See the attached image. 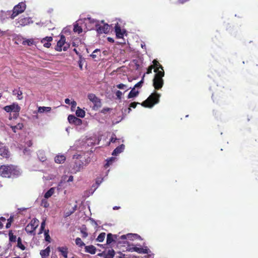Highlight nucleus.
Wrapping results in <instances>:
<instances>
[{
    "mask_svg": "<svg viewBox=\"0 0 258 258\" xmlns=\"http://www.w3.org/2000/svg\"><path fill=\"white\" fill-rule=\"evenodd\" d=\"M21 174V172L17 167L13 165H1L0 166V176L4 177H15Z\"/></svg>",
    "mask_w": 258,
    "mask_h": 258,
    "instance_id": "nucleus-1",
    "label": "nucleus"
},
{
    "mask_svg": "<svg viewBox=\"0 0 258 258\" xmlns=\"http://www.w3.org/2000/svg\"><path fill=\"white\" fill-rule=\"evenodd\" d=\"M160 96V94L155 92L152 93L148 98L141 104L144 107L151 108L154 105L159 103Z\"/></svg>",
    "mask_w": 258,
    "mask_h": 258,
    "instance_id": "nucleus-2",
    "label": "nucleus"
},
{
    "mask_svg": "<svg viewBox=\"0 0 258 258\" xmlns=\"http://www.w3.org/2000/svg\"><path fill=\"white\" fill-rule=\"evenodd\" d=\"M95 30L99 34H108L110 31V26L104 21H101L96 23Z\"/></svg>",
    "mask_w": 258,
    "mask_h": 258,
    "instance_id": "nucleus-3",
    "label": "nucleus"
},
{
    "mask_svg": "<svg viewBox=\"0 0 258 258\" xmlns=\"http://www.w3.org/2000/svg\"><path fill=\"white\" fill-rule=\"evenodd\" d=\"M26 8V6L25 3L21 2L18 5L15 6L13 10V13L10 17L12 19H14L18 15L24 12Z\"/></svg>",
    "mask_w": 258,
    "mask_h": 258,
    "instance_id": "nucleus-4",
    "label": "nucleus"
},
{
    "mask_svg": "<svg viewBox=\"0 0 258 258\" xmlns=\"http://www.w3.org/2000/svg\"><path fill=\"white\" fill-rule=\"evenodd\" d=\"M39 220L36 218H33L25 227V230L27 233L33 234L35 235V231L39 225Z\"/></svg>",
    "mask_w": 258,
    "mask_h": 258,
    "instance_id": "nucleus-5",
    "label": "nucleus"
},
{
    "mask_svg": "<svg viewBox=\"0 0 258 258\" xmlns=\"http://www.w3.org/2000/svg\"><path fill=\"white\" fill-rule=\"evenodd\" d=\"M88 98L90 101L93 103V109L94 110H97L101 107L102 103L101 99L97 97L94 94H89L88 95Z\"/></svg>",
    "mask_w": 258,
    "mask_h": 258,
    "instance_id": "nucleus-6",
    "label": "nucleus"
},
{
    "mask_svg": "<svg viewBox=\"0 0 258 258\" xmlns=\"http://www.w3.org/2000/svg\"><path fill=\"white\" fill-rule=\"evenodd\" d=\"M65 43L66 37L63 35H61L60 40L57 42V44L55 48V50L58 51H61L62 49L64 51L67 50L69 47L68 44H67V46H64L62 48V46L65 44Z\"/></svg>",
    "mask_w": 258,
    "mask_h": 258,
    "instance_id": "nucleus-7",
    "label": "nucleus"
},
{
    "mask_svg": "<svg viewBox=\"0 0 258 258\" xmlns=\"http://www.w3.org/2000/svg\"><path fill=\"white\" fill-rule=\"evenodd\" d=\"M68 119L71 124H74L76 125H80L82 123V120L74 115H69Z\"/></svg>",
    "mask_w": 258,
    "mask_h": 258,
    "instance_id": "nucleus-8",
    "label": "nucleus"
},
{
    "mask_svg": "<svg viewBox=\"0 0 258 258\" xmlns=\"http://www.w3.org/2000/svg\"><path fill=\"white\" fill-rule=\"evenodd\" d=\"M163 79L154 78L153 80V85L156 90L160 89L163 85Z\"/></svg>",
    "mask_w": 258,
    "mask_h": 258,
    "instance_id": "nucleus-9",
    "label": "nucleus"
},
{
    "mask_svg": "<svg viewBox=\"0 0 258 258\" xmlns=\"http://www.w3.org/2000/svg\"><path fill=\"white\" fill-rule=\"evenodd\" d=\"M115 32L117 38H122L125 31L124 30H122L120 26L117 23L115 26Z\"/></svg>",
    "mask_w": 258,
    "mask_h": 258,
    "instance_id": "nucleus-10",
    "label": "nucleus"
},
{
    "mask_svg": "<svg viewBox=\"0 0 258 258\" xmlns=\"http://www.w3.org/2000/svg\"><path fill=\"white\" fill-rule=\"evenodd\" d=\"M31 22V18L29 17H24L19 18L17 23L19 26H25L29 24Z\"/></svg>",
    "mask_w": 258,
    "mask_h": 258,
    "instance_id": "nucleus-11",
    "label": "nucleus"
},
{
    "mask_svg": "<svg viewBox=\"0 0 258 258\" xmlns=\"http://www.w3.org/2000/svg\"><path fill=\"white\" fill-rule=\"evenodd\" d=\"M0 156L5 158H8L10 157V152L8 149L3 144L0 147Z\"/></svg>",
    "mask_w": 258,
    "mask_h": 258,
    "instance_id": "nucleus-12",
    "label": "nucleus"
},
{
    "mask_svg": "<svg viewBox=\"0 0 258 258\" xmlns=\"http://www.w3.org/2000/svg\"><path fill=\"white\" fill-rule=\"evenodd\" d=\"M52 40V37L47 36L42 39V40H41V42L43 43V46L45 47L49 48L51 46L50 42H51Z\"/></svg>",
    "mask_w": 258,
    "mask_h": 258,
    "instance_id": "nucleus-13",
    "label": "nucleus"
},
{
    "mask_svg": "<svg viewBox=\"0 0 258 258\" xmlns=\"http://www.w3.org/2000/svg\"><path fill=\"white\" fill-rule=\"evenodd\" d=\"M131 249H132L133 251L142 254H148L149 251V249L147 247H145V248L134 247H132Z\"/></svg>",
    "mask_w": 258,
    "mask_h": 258,
    "instance_id": "nucleus-14",
    "label": "nucleus"
},
{
    "mask_svg": "<svg viewBox=\"0 0 258 258\" xmlns=\"http://www.w3.org/2000/svg\"><path fill=\"white\" fill-rule=\"evenodd\" d=\"M57 250L60 252V254L64 258L68 257V248L67 246H59L57 247Z\"/></svg>",
    "mask_w": 258,
    "mask_h": 258,
    "instance_id": "nucleus-15",
    "label": "nucleus"
},
{
    "mask_svg": "<svg viewBox=\"0 0 258 258\" xmlns=\"http://www.w3.org/2000/svg\"><path fill=\"white\" fill-rule=\"evenodd\" d=\"M124 147L125 146L123 144L118 146L113 150L112 155L113 156H117L119 154L123 152Z\"/></svg>",
    "mask_w": 258,
    "mask_h": 258,
    "instance_id": "nucleus-16",
    "label": "nucleus"
},
{
    "mask_svg": "<svg viewBox=\"0 0 258 258\" xmlns=\"http://www.w3.org/2000/svg\"><path fill=\"white\" fill-rule=\"evenodd\" d=\"M160 69H161V70H160L159 69H158V70L155 69L154 70V72L156 73L154 78L162 79V78L164 77V71L163 70V68H162Z\"/></svg>",
    "mask_w": 258,
    "mask_h": 258,
    "instance_id": "nucleus-17",
    "label": "nucleus"
},
{
    "mask_svg": "<svg viewBox=\"0 0 258 258\" xmlns=\"http://www.w3.org/2000/svg\"><path fill=\"white\" fill-rule=\"evenodd\" d=\"M13 94L16 95L18 100H22L23 99V93L20 87L18 89H14L13 91Z\"/></svg>",
    "mask_w": 258,
    "mask_h": 258,
    "instance_id": "nucleus-18",
    "label": "nucleus"
},
{
    "mask_svg": "<svg viewBox=\"0 0 258 258\" xmlns=\"http://www.w3.org/2000/svg\"><path fill=\"white\" fill-rule=\"evenodd\" d=\"M85 251L86 252L91 253L92 254H94L96 253V247L92 245H88V246H85Z\"/></svg>",
    "mask_w": 258,
    "mask_h": 258,
    "instance_id": "nucleus-19",
    "label": "nucleus"
},
{
    "mask_svg": "<svg viewBox=\"0 0 258 258\" xmlns=\"http://www.w3.org/2000/svg\"><path fill=\"white\" fill-rule=\"evenodd\" d=\"M90 56L95 60L99 59V57L101 56L100 50L99 49H96Z\"/></svg>",
    "mask_w": 258,
    "mask_h": 258,
    "instance_id": "nucleus-20",
    "label": "nucleus"
},
{
    "mask_svg": "<svg viewBox=\"0 0 258 258\" xmlns=\"http://www.w3.org/2000/svg\"><path fill=\"white\" fill-rule=\"evenodd\" d=\"M50 252V248L49 246L47 247L45 249L41 250L40 252V254L42 258H45L49 255Z\"/></svg>",
    "mask_w": 258,
    "mask_h": 258,
    "instance_id": "nucleus-21",
    "label": "nucleus"
},
{
    "mask_svg": "<svg viewBox=\"0 0 258 258\" xmlns=\"http://www.w3.org/2000/svg\"><path fill=\"white\" fill-rule=\"evenodd\" d=\"M66 159V157L63 155H61L56 156L54 160L56 163L61 164L63 163L65 161Z\"/></svg>",
    "mask_w": 258,
    "mask_h": 258,
    "instance_id": "nucleus-22",
    "label": "nucleus"
},
{
    "mask_svg": "<svg viewBox=\"0 0 258 258\" xmlns=\"http://www.w3.org/2000/svg\"><path fill=\"white\" fill-rule=\"evenodd\" d=\"M12 107V111L16 113V117L18 116L19 112L20 111L21 107L17 103H13L11 105Z\"/></svg>",
    "mask_w": 258,
    "mask_h": 258,
    "instance_id": "nucleus-23",
    "label": "nucleus"
},
{
    "mask_svg": "<svg viewBox=\"0 0 258 258\" xmlns=\"http://www.w3.org/2000/svg\"><path fill=\"white\" fill-rule=\"evenodd\" d=\"M139 94L138 91H136L135 88L133 87L127 96V98L130 99L135 97H137Z\"/></svg>",
    "mask_w": 258,
    "mask_h": 258,
    "instance_id": "nucleus-24",
    "label": "nucleus"
},
{
    "mask_svg": "<svg viewBox=\"0 0 258 258\" xmlns=\"http://www.w3.org/2000/svg\"><path fill=\"white\" fill-rule=\"evenodd\" d=\"M76 114L78 117H84L85 115V112L83 109H81L79 107L77 108L76 112Z\"/></svg>",
    "mask_w": 258,
    "mask_h": 258,
    "instance_id": "nucleus-25",
    "label": "nucleus"
},
{
    "mask_svg": "<svg viewBox=\"0 0 258 258\" xmlns=\"http://www.w3.org/2000/svg\"><path fill=\"white\" fill-rule=\"evenodd\" d=\"M114 254V250L113 249H109L107 252L104 254V258H113Z\"/></svg>",
    "mask_w": 258,
    "mask_h": 258,
    "instance_id": "nucleus-26",
    "label": "nucleus"
},
{
    "mask_svg": "<svg viewBox=\"0 0 258 258\" xmlns=\"http://www.w3.org/2000/svg\"><path fill=\"white\" fill-rule=\"evenodd\" d=\"M112 242H115V240L113 238V235L111 233H108L107 235L106 243L109 244Z\"/></svg>",
    "mask_w": 258,
    "mask_h": 258,
    "instance_id": "nucleus-27",
    "label": "nucleus"
},
{
    "mask_svg": "<svg viewBox=\"0 0 258 258\" xmlns=\"http://www.w3.org/2000/svg\"><path fill=\"white\" fill-rule=\"evenodd\" d=\"M51 110V107H39L38 111L39 113H43L44 112H49Z\"/></svg>",
    "mask_w": 258,
    "mask_h": 258,
    "instance_id": "nucleus-28",
    "label": "nucleus"
},
{
    "mask_svg": "<svg viewBox=\"0 0 258 258\" xmlns=\"http://www.w3.org/2000/svg\"><path fill=\"white\" fill-rule=\"evenodd\" d=\"M54 192V188H50L44 195V198L48 199L50 198Z\"/></svg>",
    "mask_w": 258,
    "mask_h": 258,
    "instance_id": "nucleus-29",
    "label": "nucleus"
},
{
    "mask_svg": "<svg viewBox=\"0 0 258 258\" xmlns=\"http://www.w3.org/2000/svg\"><path fill=\"white\" fill-rule=\"evenodd\" d=\"M81 232L82 234V237L86 238L88 236L87 229L85 225H83L81 228Z\"/></svg>",
    "mask_w": 258,
    "mask_h": 258,
    "instance_id": "nucleus-30",
    "label": "nucleus"
},
{
    "mask_svg": "<svg viewBox=\"0 0 258 258\" xmlns=\"http://www.w3.org/2000/svg\"><path fill=\"white\" fill-rule=\"evenodd\" d=\"M23 127V124L22 123H19L16 125L11 126L12 130L14 133H16L17 130H21Z\"/></svg>",
    "mask_w": 258,
    "mask_h": 258,
    "instance_id": "nucleus-31",
    "label": "nucleus"
},
{
    "mask_svg": "<svg viewBox=\"0 0 258 258\" xmlns=\"http://www.w3.org/2000/svg\"><path fill=\"white\" fill-rule=\"evenodd\" d=\"M73 30L75 32L80 34L82 32L83 29L82 27L79 26L78 24H76L74 25Z\"/></svg>",
    "mask_w": 258,
    "mask_h": 258,
    "instance_id": "nucleus-32",
    "label": "nucleus"
},
{
    "mask_svg": "<svg viewBox=\"0 0 258 258\" xmlns=\"http://www.w3.org/2000/svg\"><path fill=\"white\" fill-rule=\"evenodd\" d=\"M153 64L151 65V66H154V70L155 69L158 70V69H160L163 68V67L160 64V63L158 62V61L156 59H154L153 61Z\"/></svg>",
    "mask_w": 258,
    "mask_h": 258,
    "instance_id": "nucleus-33",
    "label": "nucleus"
},
{
    "mask_svg": "<svg viewBox=\"0 0 258 258\" xmlns=\"http://www.w3.org/2000/svg\"><path fill=\"white\" fill-rule=\"evenodd\" d=\"M9 240L11 242H16L17 237L16 235H14L13 234V233L12 230L10 231L9 232Z\"/></svg>",
    "mask_w": 258,
    "mask_h": 258,
    "instance_id": "nucleus-34",
    "label": "nucleus"
},
{
    "mask_svg": "<svg viewBox=\"0 0 258 258\" xmlns=\"http://www.w3.org/2000/svg\"><path fill=\"white\" fill-rule=\"evenodd\" d=\"M17 246L23 250L26 248V247L22 244V239L20 237H18L17 239Z\"/></svg>",
    "mask_w": 258,
    "mask_h": 258,
    "instance_id": "nucleus-35",
    "label": "nucleus"
},
{
    "mask_svg": "<svg viewBox=\"0 0 258 258\" xmlns=\"http://www.w3.org/2000/svg\"><path fill=\"white\" fill-rule=\"evenodd\" d=\"M44 237L45 240L47 242L50 243L51 242V237L49 234V230L47 229L44 230Z\"/></svg>",
    "mask_w": 258,
    "mask_h": 258,
    "instance_id": "nucleus-36",
    "label": "nucleus"
},
{
    "mask_svg": "<svg viewBox=\"0 0 258 258\" xmlns=\"http://www.w3.org/2000/svg\"><path fill=\"white\" fill-rule=\"evenodd\" d=\"M106 234L105 232L101 233L97 238V240L99 242H102L105 239Z\"/></svg>",
    "mask_w": 258,
    "mask_h": 258,
    "instance_id": "nucleus-37",
    "label": "nucleus"
},
{
    "mask_svg": "<svg viewBox=\"0 0 258 258\" xmlns=\"http://www.w3.org/2000/svg\"><path fill=\"white\" fill-rule=\"evenodd\" d=\"M34 43V40L33 39H29L23 41L22 44L23 45H28V46H31Z\"/></svg>",
    "mask_w": 258,
    "mask_h": 258,
    "instance_id": "nucleus-38",
    "label": "nucleus"
},
{
    "mask_svg": "<svg viewBox=\"0 0 258 258\" xmlns=\"http://www.w3.org/2000/svg\"><path fill=\"white\" fill-rule=\"evenodd\" d=\"M75 242L76 244L80 247L85 246V243L82 241L81 239L79 237H78L76 239Z\"/></svg>",
    "mask_w": 258,
    "mask_h": 258,
    "instance_id": "nucleus-39",
    "label": "nucleus"
},
{
    "mask_svg": "<svg viewBox=\"0 0 258 258\" xmlns=\"http://www.w3.org/2000/svg\"><path fill=\"white\" fill-rule=\"evenodd\" d=\"M83 163L81 162V163L79 162V163L76 162L75 163V166H74V168L76 169V171H80L81 168L83 167Z\"/></svg>",
    "mask_w": 258,
    "mask_h": 258,
    "instance_id": "nucleus-40",
    "label": "nucleus"
},
{
    "mask_svg": "<svg viewBox=\"0 0 258 258\" xmlns=\"http://www.w3.org/2000/svg\"><path fill=\"white\" fill-rule=\"evenodd\" d=\"M13 221V217L11 216L9 219H8V222L6 224V227L9 228L11 225V223Z\"/></svg>",
    "mask_w": 258,
    "mask_h": 258,
    "instance_id": "nucleus-41",
    "label": "nucleus"
},
{
    "mask_svg": "<svg viewBox=\"0 0 258 258\" xmlns=\"http://www.w3.org/2000/svg\"><path fill=\"white\" fill-rule=\"evenodd\" d=\"M137 234H134L132 233H128L126 235H122L120 236V238L121 239H125L127 238V236H137Z\"/></svg>",
    "mask_w": 258,
    "mask_h": 258,
    "instance_id": "nucleus-42",
    "label": "nucleus"
},
{
    "mask_svg": "<svg viewBox=\"0 0 258 258\" xmlns=\"http://www.w3.org/2000/svg\"><path fill=\"white\" fill-rule=\"evenodd\" d=\"M4 109L7 112H11L12 111V107L11 105H7L4 107Z\"/></svg>",
    "mask_w": 258,
    "mask_h": 258,
    "instance_id": "nucleus-43",
    "label": "nucleus"
},
{
    "mask_svg": "<svg viewBox=\"0 0 258 258\" xmlns=\"http://www.w3.org/2000/svg\"><path fill=\"white\" fill-rule=\"evenodd\" d=\"M90 23L94 24L95 26H96V24L97 22H99V21L96 20L94 19H92L91 18H87V19Z\"/></svg>",
    "mask_w": 258,
    "mask_h": 258,
    "instance_id": "nucleus-44",
    "label": "nucleus"
},
{
    "mask_svg": "<svg viewBox=\"0 0 258 258\" xmlns=\"http://www.w3.org/2000/svg\"><path fill=\"white\" fill-rule=\"evenodd\" d=\"M138 104H140V103L134 102L130 104V107L128 108L129 111L131 110L130 107H132L133 108H135Z\"/></svg>",
    "mask_w": 258,
    "mask_h": 258,
    "instance_id": "nucleus-45",
    "label": "nucleus"
},
{
    "mask_svg": "<svg viewBox=\"0 0 258 258\" xmlns=\"http://www.w3.org/2000/svg\"><path fill=\"white\" fill-rule=\"evenodd\" d=\"M143 82H144V78H142V79L138 83H137L134 87H135V88H139V87H141L142 86V84L143 83Z\"/></svg>",
    "mask_w": 258,
    "mask_h": 258,
    "instance_id": "nucleus-46",
    "label": "nucleus"
},
{
    "mask_svg": "<svg viewBox=\"0 0 258 258\" xmlns=\"http://www.w3.org/2000/svg\"><path fill=\"white\" fill-rule=\"evenodd\" d=\"M117 140H119V139L116 138L115 137V135L113 134L110 140V143H115Z\"/></svg>",
    "mask_w": 258,
    "mask_h": 258,
    "instance_id": "nucleus-47",
    "label": "nucleus"
},
{
    "mask_svg": "<svg viewBox=\"0 0 258 258\" xmlns=\"http://www.w3.org/2000/svg\"><path fill=\"white\" fill-rule=\"evenodd\" d=\"M122 94V92L120 91H119V90H117L116 92V93H115V95H116L117 98L118 99H121Z\"/></svg>",
    "mask_w": 258,
    "mask_h": 258,
    "instance_id": "nucleus-48",
    "label": "nucleus"
},
{
    "mask_svg": "<svg viewBox=\"0 0 258 258\" xmlns=\"http://www.w3.org/2000/svg\"><path fill=\"white\" fill-rule=\"evenodd\" d=\"M116 87L119 89H124L126 88V86L123 84H119Z\"/></svg>",
    "mask_w": 258,
    "mask_h": 258,
    "instance_id": "nucleus-49",
    "label": "nucleus"
},
{
    "mask_svg": "<svg viewBox=\"0 0 258 258\" xmlns=\"http://www.w3.org/2000/svg\"><path fill=\"white\" fill-rule=\"evenodd\" d=\"M154 69V66H150L148 69L146 73L149 74L152 73V69Z\"/></svg>",
    "mask_w": 258,
    "mask_h": 258,
    "instance_id": "nucleus-50",
    "label": "nucleus"
},
{
    "mask_svg": "<svg viewBox=\"0 0 258 258\" xmlns=\"http://www.w3.org/2000/svg\"><path fill=\"white\" fill-rule=\"evenodd\" d=\"M113 158H111L109 159V160H107V162L106 163V164H105V166L106 167H108L109 166V165L111 164L112 162L113 161Z\"/></svg>",
    "mask_w": 258,
    "mask_h": 258,
    "instance_id": "nucleus-51",
    "label": "nucleus"
},
{
    "mask_svg": "<svg viewBox=\"0 0 258 258\" xmlns=\"http://www.w3.org/2000/svg\"><path fill=\"white\" fill-rule=\"evenodd\" d=\"M110 110V108H104L102 109V110H101V112L105 114L107 112L109 111Z\"/></svg>",
    "mask_w": 258,
    "mask_h": 258,
    "instance_id": "nucleus-52",
    "label": "nucleus"
},
{
    "mask_svg": "<svg viewBox=\"0 0 258 258\" xmlns=\"http://www.w3.org/2000/svg\"><path fill=\"white\" fill-rule=\"evenodd\" d=\"M72 107H75L77 105V102L75 101H73L71 102Z\"/></svg>",
    "mask_w": 258,
    "mask_h": 258,
    "instance_id": "nucleus-53",
    "label": "nucleus"
},
{
    "mask_svg": "<svg viewBox=\"0 0 258 258\" xmlns=\"http://www.w3.org/2000/svg\"><path fill=\"white\" fill-rule=\"evenodd\" d=\"M189 0H178V2L179 4H183L185 2L189 1Z\"/></svg>",
    "mask_w": 258,
    "mask_h": 258,
    "instance_id": "nucleus-54",
    "label": "nucleus"
},
{
    "mask_svg": "<svg viewBox=\"0 0 258 258\" xmlns=\"http://www.w3.org/2000/svg\"><path fill=\"white\" fill-rule=\"evenodd\" d=\"M44 228H45V227H42V226H41V227H40V231H39V234H40V233H42L43 231H44V230H44Z\"/></svg>",
    "mask_w": 258,
    "mask_h": 258,
    "instance_id": "nucleus-55",
    "label": "nucleus"
},
{
    "mask_svg": "<svg viewBox=\"0 0 258 258\" xmlns=\"http://www.w3.org/2000/svg\"><path fill=\"white\" fill-rule=\"evenodd\" d=\"M73 180V176L71 175L69 176V179L68 180V182H71Z\"/></svg>",
    "mask_w": 258,
    "mask_h": 258,
    "instance_id": "nucleus-56",
    "label": "nucleus"
},
{
    "mask_svg": "<svg viewBox=\"0 0 258 258\" xmlns=\"http://www.w3.org/2000/svg\"><path fill=\"white\" fill-rule=\"evenodd\" d=\"M41 226H42V227L45 226V219H43L42 222H41Z\"/></svg>",
    "mask_w": 258,
    "mask_h": 258,
    "instance_id": "nucleus-57",
    "label": "nucleus"
},
{
    "mask_svg": "<svg viewBox=\"0 0 258 258\" xmlns=\"http://www.w3.org/2000/svg\"><path fill=\"white\" fill-rule=\"evenodd\" d=\"M64 102L67 104H70V100L69 98H66L64 100Z\"/></svg>",
    "mask_w": 258,
    "mask_h": 258,
    "instance_id": "nucleus-58",
    "label": "nucleus"
},
{
    "mask_svg": "<svg viewBox=\"0 0 258 258\" xmlns=\"http://www.w3.org/2000/svg\"><path fill=\"white\" fill-rule=\"evenodd\" d=\"M118 236L117 235H116V234L113 235V238L115 240V242L117 241V240L118 239Z\"/></svg>",
    "mask_w": 258,
    "mask_h": 258,
    "instance_id": "nucleus-59",
    "label": "nucleus"
},
{
    "mask_svg": "<svg viewBox=\"0 0 258 258\" xmlns=\"http://www.w3.org/2000/svg\"><path fill=\"white\" fill-rule=\"evenodd\" d=\"M107 40L109 42H114V40L113 38H111V37H108L107 38Z\"/></svg>",
    "mask_w": 258,
    "mask_h": 258,
    "instance_id": "nucleus-60",
    "label": "nucleus"
},
{
    "mask_svg": "<svg viewBox=\"0 0 258 258\" xmlns=\"http://www.w3.org/2000/svg\"><path fill=\"white\" fill-rule=\"evenodd\" d=\"M105 254L106 253L104 252H102V253H98V255L100 256H104V254Z\"/></svg>",
    "mask_w": 258,
    "mask_h": 258,
    "instance_id": "nucleus-61",
    "label": "nucleus"
},
{
    "mask_svg": "<svg viewBox=\"0 0 258 258\" xmlns=\"http://www.w3.org/2000/svg\"><path fill=\"white\" fill-rule=\"evenodd\" d=\"M6 221V218H4V217H1L0 218V221H1V222H2V221L4 222V221Z\"/></svg>",
    "mask_w": 258,
    "mask_h": 258,
    "instance_id": "nucleus-62",
    "label": "nucleus"
},
{
    "mask_svg": "<svg viewBox=\"0 0 258 258\" xmlns=\"http://www.w3.org/2000/svg\"><path fill=\"white\" fill-rule=\"evenodd\" d=\"M73 51L74 52H75L77 54H79V52L77 51V50L76 48H74L73 49Z\"/></svg>",
    "mask_w": 258,
    "mask_h": 258,
    "instance_id": "nucleus-63",
    "label": "nucleus"
},
{
    "mask_svg": "<svg viewBox=\"0 0 258 258\" xmlns=\"http://www.w3.org/2000/svg\"><path fill=\"white\" fill-rule=\"evenodd\" d=\"M3 227V223H2L1 221H0V229H2Z\"/></svg>",
    "mask_w": 258,
    "mask_h": 258,
    "instance_id": "nucleus-64",
    "label": "nucleus"
}]
</instances>
